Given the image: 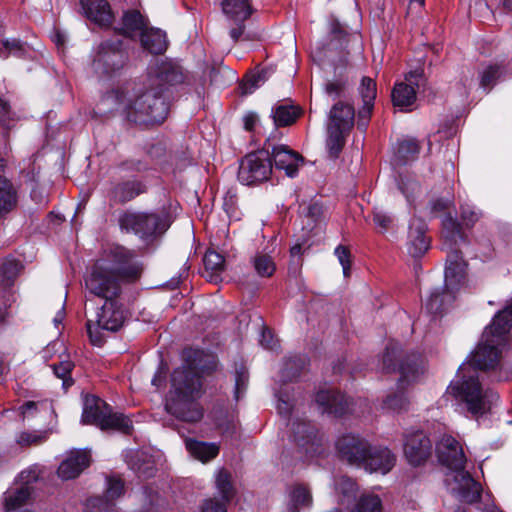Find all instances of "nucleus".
I'll return each mask as SVG.
<instances>
[{"label": "nucleus", "instance_id": "obj_51", "mask_svg": "<svg viewBox=\"0 0 512 512\" xmlns=\"http://www.w3.org/2000/svg\"><path fill=\"white\" fill-rule=\"evenodd\" d=\"M502 73L500 65H490L481 74L480 85L483 88H491Z\"/></svg>", "mask_w": 512, "mask_h": 512}, {"label": "nucleus", "instance_id": "obj_24", "mask_svg": "<svg viewBox=\"0 0 512 512\" xmlns=\"http://www.w3.org/2000/svg\"><path fill=\"white\" fill-rule=\"evenodd\" d=\"M84 15L101 27H109L114 19L110 4L106 0H80Z\"/></svg>", "mask_w": 512, "mask_h": 512}, {"label": "nucleus", "instance_id": "obj_20", "mask_svg": "<svg viewBox=\"0 0 512 512\" xmlns=\"http://www.w3.org/2000/svg\"><path fill=\"white\" fill-rule=\"evenodd\" d=\"M426 232V223L420 218H412L409 225L406 249L413 258H420L429 250L430 238L426 235Z\"/></svg>", "mask_w": 512, "mask_h": 512}, {"label": "nucleus", "instance_id": "obj_57", "mask_svg": "<svg viewBox=\"0 0 512 512\" xmlns=\"http://www.w3.org/2000/svg\"><path fill=\"white\" fill-rule=\"evenodd\" d=\"M374 107V103H363L362 108L358 112V120H357V127L361 131H365L368 123L370 121V117L372 114V110Z\"/></svg>", "mask_w": 512, "mask_h": 512}, {"label": "nucleus", "instance_id": "obj_37", "mask_svg": "<svg viewBox=\"0 0 512 512\" xmlns=\"http://www.w3.org/2000/svg\"><path fill=\"white\" fill-rule=\"evenodd\" d=\"M22 265L15 259H5L0 265V289L6 290L13 286Z\"/></svg>", "mask_w": 512, "mask_h": 512}, {"label": "nucleus", "instance_id": "obj_8", "mask_svg": "<svg viewBox=\"0 0 512 512\" xmlns=\"http://www.w3.org/2000/svg\"><path fill=\"white\" fill-rule=\"evenodd\" d=\"M120 228L134 233L143 240H150L164 233L169 224L162 214L126 211L119 217Z\"/></svg>", "mask_w": 512, "mask_h": 512}, {"label": "nucleus", "instance_id": "obj_63", "mask_svg": "<svg viewBox=\"0 0 512 512\" xmlns=\"http://www.w3.org/2000/svg\"><path fill=\"white\" fill-rule=\"evenodd\" d=\"M261 81L260 75H250L245 78L244 84H243V90L245 94L252 93L258 86L259 82Z\"/></svg>", "mask_w": 512, "mask_h": 512}, {"label": "nucleus", "instance_id": "obj_43", "mask_svg": "<svg viewBox=\"0 0 512 512\" xmlns=\"http://www.w3.org/2000/svg\"><path fill=\"white\" fill-rule=\"evenodd\" d=\"M216 487L224 502L230 501L234 496V488L231 483V475L227 470L222 469L218 472L216 477Z\"/></svg>", "mask_w": 512, "mask_h": 512}, {"label": "nucleus", "instance_id": "obj_16", "mask_svg": "<svg viewBox=\"0 0 512 512\" xmlns=\"http://www.w3.org/2000/svg\"><path fill=\"white\" fill-rule=\"evenodd\" d=\"M370 444L363 438L346 434L336 442V449L339 456L349 464L361 467L366 454L369 452Z\"/></svg>", "mask_w": 512, "mask_h": 512}, {"label": "nucleus", "instance_id": "obj_29", "mask_svg": "<svg viewBox=\"0 0 512 512\" xmlns=\"http://www.w3.org/2000/svg\"><path fill=\"white\" fill-rule=\"evenodd\" d=\"M458 472L455 480L459 483L457 490L461 500L467 503L479 501L481 498L480 484L468 472L464 470Z\"/></svg>", "mask_w": 512, "mask_h": 512}, {"label": "nucleus", "instance_id": "obj_25", "mask_svg": "<svg viewBox=\"0 0 512 512\" xmlns=\"http://www.w3.org/2000/svg\"><path fill=\"white\" fill-rule=\"evenodd\" d=\"M90 464V455L83 450L72 451L59 465L58 476L63 480L78 477Z\"/></svg>", "mask_w": 512, "mask_h": 512}, {"label": "nucleus", "instance_id": "obj_38", "mask_svg": "<svg viewBox=\"0 0 512 512\" xmlns=\"http://www.w3.org/2000/svg\"><path fill=\"white\" fill-rule=\"evenodd\" d=\"M300 116V109L294 105L281 104L273 109L274 123L278 127L293 124Z\"/></svg>", "mask_w": 512, "mask_h": 512}, {"label": "nucleus", "instance_id": "obj_17", "mask_svg": "<svg viewBox=\"0 0 512 512\" xmlns=\"http://www.w3.org/2000/svg\"><path fill=\"white\" fill-rule=\"evenodd\" d=\"M445 288L456 293L465 284L466 262L459 249L446 251Z\"/></svg>", "mask_w": 512, "mask_h": 512}, {"label": "nucleus", "instance_id": "obj_1", "mask_svg": "<svg viewBox=\"0 0 512 512\" xmlns=\"http://www.w3.org/2000/svg\"><path fill=\"white\" fill-rule=\"evenodd\" d=\"M184 81L185 74L180 66L163 62L143 83L126 84L112 91L109 97L121 105L122 113L129 122L146 126L161 124L169 112V88Z\"/></svg>", "mask_w": 512, "mask_h": 512}, {"label": "nucleus", "instance_id": "obj_31", "mask_svg": "<svg viewBox=\"0 0 512 512\" xmlns=\"http://www.w3.org/2000/svg\"><path fill=\"white\" fill-rule=\"evenodd\" d=\"M142 47L152 54H162L167 49L166 34L155 28H146L140 35Z\"/></svg>", "mask_w": 512, "mask_h": 512}, {"label": "nucleus", "instance_id": "obj_59", "mask_svg": "<svg viewBox=\"0 0 512 512\" xmlns=\"http://www.w3.org/2000/svg\"><path fill=\"white\" fill-rule=\"evenodd\" d=\"M346 83L345 81L341 79L333 80L330 82H327L325 85V92L333 97L337 98L344 94L345 92Z\"/></svg>", "mask_w": 512, "mask_h": 512}, {"label": "nucleus", "instance_id": "obj_40", "mask_svg": "<svg viewBox=\"0 0 512 512\" xmlns=\"http://www.w3.org/2000/svg\"><path fill=\"white\" fill-rule=\"evenodd\" d=\"M420 151V145L416 139H405L398 144L396 160L399 164H405L414 160Z\"/></svg>", "mask_w": 512, "mask_h": 512}, {"label": "nucleus", "instance_id": "obj_64", "mask_svg": "<svg viewBox=\"0 0 512 512\" xmlns=\"http://www.w3.org/2000/svg\"><path fill=\"white\" fill-rule=\"evenodd\" d=\"M3 44L6 49L15 55H20L24 51L23 43L17 39L5 40Z\"/></svg>", "mask_w": 512, "mask_h": 512}, {"label": "nucleus", "instance_id": "obj_28", "mask_svg": "<svg viewBox=\"0 0 512 512\" xmlns=\"http://www.w3.org/2000/svg\"><path fill=\"white\" fill-rule=\"evenodd\" d=\"M21 477L26 479L25 484L19 488L9 489L4 495V506L8 512L25 505L31 497L32 488L29 482L31 479L36 480L37 477L35 474L31 478L29 475L24 477V472L21 474Z\"/></svg>", "mask_w": 512, "mask_h": 512}, {"label": "nucleus", "instance_id": "obj_42", "mask_svg": "<svg viewBox=\"0 0 512 512\" xmlns=\"http://www.w3.org/2000/svg\"><path fill=\"white\" fill-rule=\"evenodd\" d=\"M74 363L69 359L68 356L65 359L51 365V368L55 376L62 380V387L67 390L74 384V380L71 377V372L74 369Z\"/></svg>", "mask_w": 512, "mask_h": 512}, {"label": "nucleus", "instance_id": "obj_6", "mask_svg": "<svg viewBox=\"0 0 512 512\" xmlns=\"http://www.w3.org/2000/svg\"><path fill=\"white\" fill-rule=\"evenodd\" d=\"M81 423L95 425L102 431L114 430L123 434H131L132 421L121 413H113L111 407L95 395H86L83 403Z\"/></svg>", "mask_w": 512, "mask_h": 512}, {"label": "nucleus", "instance_id": "obj_46", "mask_svg": "<svg viewBox=\"0 0 512 512\" xmlns=\"http://www.w3.org/2000/svg\"><path fill=\"white\" fill-rule=\"evenodd\" d=\"M107 488L105 491V496L110 500L114 501L115 499L121 497L125 492L124 481L120 478V476L113 475L107 477Z\"/></svg>", "mask_w": 512, "mask_h": 512}, {"label": "nucleus", "instance_id": "obj_12", "mask_svg": "<svg viewBox=\"0 0 512 512\" xmlns=\"http://www.w3.org/2000/svg\"><path fill=\"white\" fill-rule=\"evenodd\" d=\"M222 11L229 21V35L234 42H237L246 29L245 22L251 16L253 10L249 0H223Z\"/></svg>", "mask_w": 512, "mask_h": 512}, {"label": "nucleus", "instance_id": "obj_39", "mask_svg": "<svg viewBox=\"0 0 512 512\" xmlns=\"http://www.w3.org/2000/svg\"><path fill=\"white\" fill-rule=\"evenodd\" d=\"M252 265L256 274L260 277L270 278L276 271V264L268 254L257 253L252 258Z\"/></svg>", "mask_w": 512, "mask_h": 512}, {"label": "nucleus", "instance_id": "obj_56", "mask_svg": "<svg viewBox=\"0 0 512 512\" xmlns=\"http://www.w3.org/2000/svg\"><path fill=\"white\" fill-rule=\"evenodd\" d=\"M335 255L337 256L340 264L343 268V274L345 277H348L350 275V251L346 246L339 245L335 248Z\"/></svg>", "mask_w": 512, "mask_h": 512}, {"label": "nucleus", "instance_id": "obj_35", "mask_svg": "<svg viewBox=\"0 0 512 512\" xmlns=\"http://www.w3.org/2000/svg\"><path fill=\"white\" fill-rule=\"evenodd\" d=\"M186 448L190 454L202 462H208L219 454V445L207 443L195 439L186 440Z\"/></svg>", "mask_w": 512, "mask_h": 512}, {"label": "nucleus", "instance_id": "obj_44", "mask_svg": "<svg viewBox=\"0 0 512 512\" xmlns=\"http://www.w3.org/2000/svg\"><path fill=\"white\" fill-rule=\"evenodd\" d=\"M355 512H382V502L375 494H363L357 501Z\"/></svg>", "mask_w": 512, "mask_h": 512}, {"label": "nucleus", "instance_id": "obj_41", "mask_svg": "<svg viewBox=\"0 0 512 512\" xmlns=\"http://www.w3.org/2000/svg\"><path fill=\"white\" fill-rule=\"evenodd\" d=\"M203 262L205 270L210 272L209 277L211 280H215L224 271L225 259L214 250H208L205 253Z\"/></svg>", "mask_w": 512, "mask_h": 512}, {"label": "nucleus", "instance_id": "obj_58", "mask_svg": "<svg viewBox=\"0 0 512 512\" xmlns=\"http://www.w3.org/2000/svg\"><path fill=\"white\" fill-rule=\"evenodd\" d=\"M13 122L9 104L0 98V128L8 130Z\"/></svg>", "mask_w": 512, "mask_h": 512}, {"label": "nucleus", "instance_id": "obj_53", "mask_svg": "<svg viewBox=\"0 0 512 512\" xmlns=\"http://www.w3.org/2000/svg\"><path fill=\"white\" fill-rule=\"evenodd\" d=\"M45 439V433L21 432L16 438V443L21 447H28L31 445H38L45 441Z\"/></svg>", "mask_w": 512, "mask_h": 512}, {"label": "nucleus", "instance_id": "obj_33", "mask_svg": "<svg viewBox=\"0 0 512 512\" xmlns=\"http://www.w3.org/2000/svg\"><path fill=\"white\" fill-rule=\"evenodd\" d=\"M18 204V191L6 177L0 176V215L13 211Z\"/></svg>", "mask_w": 512, "mask_h": 512}, {"label": "nucleus", "instance_id": "obj_19", "mask_svg": "<svg viewBox=\"0 0 512 512\" xmlns=\"http://www.w3.org/2000/svg\"><path fill=\"white\" fill-rule=\"evenodd\" d=\"M432 452V443L423 432H415L406 437L404 454L413 466L424 464Z\"/></svg>", "mask_w": 512, "mask_h": 512}, {"label": "nucleus", "instance_id": "obj_22", "mask_svg": "<svg viewBox=\"0 0 512 512\" xmlns=\"http://www.w3.org/2000/svg\"><path fill=\"white\" fill-rule=\"evenodd\" d=\"M270 157L271 160L273 159L275 167L284 170L289 177H294L297 174L299 166L303 162V157L286 145L273 146Z\"/></svg>", "mask_w": 512, "mask_h": 512}, {"label": "nucleus", "instance_id": "obj_23", "mask_svg": "<svg viewBox=\"0 0 512 512\" xmlns=\"http://www.w3.org/2000/svg\"><path fill=\"white\" fill-rule=\"evenodd\" d=\"M396 458L388 448L371 447L361 467L370 472L386 474L395 465Z\"/></svg>", "mask_w": 512, "mask_h": 512}, {"label": "nucleus", "instance_id": "obj_10", "mask_svg": "<svg viewBox=\"0 0 512 512\" xmlns=\"http://www.w3.org/2000/svg\"><path fill=\"white\" fill-rule=\"evenodd\" d=\"M272 168L269 149L258 150L242 158L237 177L243 185H258L270 179Z\"/></svg>", "mask_w": 512, "mask_h": 512}, {"label": "nucleus", "instance_id": "obj_13", "mask_svg": "<svg viewBox=\"0 0 512 512\" xmlns=\"http://www.w3.org/2000/svg\"><path fill=\"white\" fill-rule=\"evenodd\" d=\"M499 340L484 339L482 335L481 342L478 344L476 350L471 355L470 360L462 365L469 366V372L477 370H490L494 369L500 358Z\"/></svg>", "mask_w": 512, "mask_h": 512}, {"label": "nucleus", "instance_id": "obj_15", "mask_svg": "<svg viewBox=\"0 0 512 512\" xmlns=\"http://www.w3.org/2000/svg\"><path fill=\"white\" fill-rule=\"evenodd\" d=\"M292 437L296 445L308 456H314L323 451L322 438L318 437L316 427L310 422L304 420L293 422Z\"/></svg>", "mask_w": 512, "mask_h": 512}, {"label": "nucleus", "instance_id": "obj_45", "mask_svg": "<svg viewBox=\"0 0 512 512\" xmlns=\"http://www.w3.org/2000/svg\"><path fill=\"white\" fill-rule=\"evenodd\" d=\"M336 490L343 497L342 503L345 501L350 502L354 500L357 493V484L355 481L348 477H341L336 482Z\"/></svg>", "mask_w": 512, "mask_h": 512}, {"label": "nucleus", "instance_id": "obj_47", "mask_svg": "<svg viewBox=\"0 0 512 512\" xmlns=\"http://www.w3.org/2000/svg\"><path fill=\"white\" fill-rule=\"evenodd\" d=\"M399 188L409 202L421 191L420 183L413 176L401 177Z\"/></svg>", "mask_w": 512, "mask_h": 512}, {"label": "nucleus", "instance_id": "obj_54", "mask_svg": "<svg viewBox=\"0 0 512 512\" xmlns=\"http://www.w3.org/2000/svg\"><path fill=\"white\" fill-rule=\"evenodd\" d=\"M482 217L480 210L468 205L461 206V219L467 227H472Z\"/></svg>", "mask_w": 512, "mask_h": 512}, {"label": "nucleus", "instance_id": "obj_5", "mask_svg": "<svg viewBox=\"0 0 512 512\" xmlns=\"http://www.w3.org/2000/svg\"><path fill=\"white\" fill-rule=\"evenodd\" d=\"M458 378L449 386L451 394L475 417L490 412L499 400L498 394L490 388H484L476 372H469L467 365L460 366Z\"/></svg>", "mask_w": 512, "mask_h": 512}, {"label": "nucleus", "instance_id": "obj_34", "mask_svg": "<svg viewBox=\"0 0 512 512\" xmlns=\"http://www.w3.org/2000/svg\"><path fill=\"white\" fill-rule=\"evenodd\" d=\"M313 503L311 490L304 484H295L289 492L288 512H299L301 508H310Z\"/></svg>", "mask_w": 512, "mask_h": 512}, {"label": "nucleus", "instance_id": "obj_61", "mask_svg": "<svg viewBox=\"0 0 512 512\" xmlns=\"http://www.w3.org/2000/svg\"><path fill=\"white\" fill-rule=\"evenodd\" d=\"M202 512H227L224 502L216 499H207L202 505Z\"/></svg>", "mask_w": 512, "mask_h": 512}, {"label": "nucleus", "instance_id": "obj_9", "mask_svg": "<svg viewBox=\"0 0 512 512\" xmlns=\"http://www.w3.org/2000/svg\"><path fill=\"white\" fill-rule=\"evenodd\" d=\"M125 321V312L119 299L105 301L96 314L95 321H87V332L93 345L102 346L104 338L101 330L117 331Z\"/></svg>", "mask_w": 512, "mask_h": 512}, {"label": "nucleus", "instance_id": "obj_4", "mask_svg": "<svg viewBox=\"0 0 512 512\" xmlns=\"http://www.w3.org/2000/svg\"><path fill=\"white\" fill-rule=\"evenodd\" d=\"M383 370L390 373L398 371L400 378L398 387L403 390L406 385L415 382L423 373V359L421 354L412 352L402 358V348L396 342H390L383 354ZM409 402L403 391L387 395L383 401L384 408L401 411L407 408Z\"/></svg>", "mask_w": 512, "mask_h": 512}, {"label": "nucleus", "instance_id": "obj_18", "mask_svg": "<svg viewBox=\"0 0 512 512\" xmlns=\"http://www.w3.org/2000/svg\"><path fill=\"white\" fill-rule=\"evenodd\" d=\"M439 461L458 472L465 468L466 457L460 443L452 436L445 435L437 444Z\"/></svg>", "mask_w": 512, "mask_h": 512}, {"label": "nucleus", "instance_id": "obj_30", "mask_svg": "<svg viewBox=\"0 0 512 512\" xmlns=\"http://www.w3.org/2000/svg\"><path fill=\"white\" fill-rule=\"evenodd\" d=\"M147 28V21L144 16L135 9L127 10L122 16V26L119 33L134 38L140 36Z\"/></svg>", "mask_w": 512, "mask_h": 512}, {"label": "nucleus", "instance_id": "obj_52", "mask_svg": "<svg viewBox=\"0 0 512 512\" xmlns=\"http://www.w3.org/2000/svg\"><path fill=\"white\" fill-rule=\"evenodd\" d=\"M373 223L380 233H385L392 227L393 218L382 209L375 208L373 211Z\"/></svg>", "mask_w": 512, "mask_h": 512}, {"label": "nucleus", "instance_id": "obj_14", "mask_svg": "<svg viewBox=\"0 0 512 512\" xmlns=\"http://www.w3.org/2000/svg\"><path fill=\"white\" fill-rule=\"evenodd\" d=\"M423 80V71H410L405 76V82L396 83L392 90V102L401 111H409L416 101V89Z\"/></svg>", "mask_w": 512, "mask_h": 512}, {"label": "nucleus", "instance_id": "obj_62", "mask_svg": "<svg viewBox=\"0 0 512 512\" xmlns=\"http://www.w3.org/2000/svg\"><path fill=\"white\" fill-rule=\"evenodd\" d=\"M260 343L264 348L273 350L277 347L278 341L274 338L271 330L264 328L262 331Z\"/></svg>", "mask_w": 512, "mask_h": 512}, {"label": "nucleus", "instance_id": "obj_26", "mask_svg": "<svg viewBox=\"0 0 512 512\" xmlns=\"http://www.w3.org/2000/svg\"><path fill=\"white\" fill-rule=\"evenodd\" d=\"M146 191V185L141 181L128 180L113 184L108 192V197L114 203L124 204Z\"/></svg>", "mask_w": 512, "mask_h": 512}, {"label": "nucleus", "instance_id": "obj_49", "mask_svg": "<svg viewBox=\"0 0 512 512\" xmlns=\"http://www.w3.org/2000/svg\"><path fill=\"white\" fill-rule=\"evenodd\" d=\"M363 103H374L377 94L376 82L370 77H363L359 87Z\"/></svg>", "mask_w": 512, "mask_h": 512}, {"label": "nucleus", "instance_id": "obj_11", "mask_svg": "<svg viewBox=\"0 0 512 512\" xmlns=\"http://www.w3.org/2000/svg\"><path fill=\"white\" fill-rule=\"evenodd\" d=\"M127 58L120 40L105 41L98 48L92 68L99 77H111L124 67Z\"/></svg>", "mask_w": 512, "mask_h": 512}, {"label": "nucleus", "instance_id": "obj_36", "mask_svg": "<svg viewBox=\"0 0 512 512\" xmlns=\"http://www.w3.org/2000/svg\"><path fill=\"white\" fill-rule=\"evenodd\" d=\"M454 294L455 293L449 292L445 287L442 291L439 289L433 290L425 303L427 312L434 316L441 314L444 311L445 302L454 300Z\"/></svg>", "mask_w": 512, "mask_h": 512}, {"label": "nucleus", "instance_id": "obj_50", "mask_svg": "<svg viewBox=\"0 0 512 512\" xmlns=\"http://www.w3.org/2000/svg\"><path fill=\"white\" fill-rule=\"evenodd\" d=\"M86 508L89 512H116L112 501L105 497H93L87 500Z\"/></svg>", "mask_w": 512, "mask_h": 512}, {"label": "nucleus", "instance_id": "obj_48", "mask_svg": "<svg viewBox=\"0 0 512 512\" xmlns=\"http://www.w3.org/2000/svg\"><path fill=\"white\" fill-rule=\"evenodd\" d=\"M305 358L301 356H294L289 358L285 362V367L282 371L283 378L292 380L297 377L300 373V370L305 366Z\"/></svg>", "mask_w": 512, "mask_h": 512}, {"label": "nucleus", "instance_id": "obj_32", "mask_svg": "<svg viewBox=\"0 0 512 512\" xmlns=\"http://www.w3.org/2000/svg\"><path fill=\"white\" fill-rule=\"evenodd\" d=\"M442 236L443 249L445 251L458 249V241L465 242L460 224L451 216H447L443 220Z\"/></svg>", "mask_w": 512, "mask_h": 512}, {"label": "nucleus", "instance_id": "obj_60", "mask_svg": "<svg viewBox=\"0 0 512 512\" xmlns=\"http://www.w3.org/2000/svg\"><path fill=\"white\" fill-rule=\"evenodd\" d=\"M248 382V374L245 369L242 367L241 370H236V379H235V395L236 398H239V394L246 389V385Z\"/></svg>", "mask_w": 512, "mask_h": 512}, {"label": "nucleus", "instance_id": "obj_27", "mask_svg": "<svg viewBox=\"0 0 512 512\" xmlns=\"http://www.w3.org/2000/svg\"><path fill=\"white\" fill-rule=\"evenodd\" d=\"M512 325V304L502 311L498 312L489 327L483 332L484 339L499 340V344L503 345L505 336L509 332Z\"/></svg>", "mask_w": 512, "mask_h": 512}, {"label": "nucleus", "instance_id": "obj_3", "mask_svg": "<svg viewBox=\"0 0 512 512\" xmlns=\"http://www.w3.org/2000/svg\"><path fill=\"white\" fill-rule=\"evenodd\" d=\"M203 351L198 349H185L183 357L185 364L172 373V390L165 404V410L176 419L188 422H199L204 415L202 406L197 402L201 396L200 371L204 366L200 360Z\"/></svg>", "mask_w": 512, "mask_h": 512}, {"label": "nucleus", "instance_id": "obj_55", "mask_svg": "<svg viewBox=\"0 0 512 512\" xmlns=\"http://www.w3.org/2000/svg\"><path fill=\"white\" fill-rule=\"evenodd\" d=\"M223 209L232 218L236 216L237 212V193L233 189H229L223 197Z\"/></svg>", "mask_w": 512, "mask_h": 512}, {"label": "nucleus", "instance_id": "obj_7", "mask_svg": "<svg viewBox=\"0 0 512 512\" xmlns=\"http://www.w3.org/2000/svg\"><path fill=\"white\" fill-rule=\"evenodd\" d=\"M354 125V106L344 101L336 102L329 111L327 122L326 148L332 159L339 157Z\"/></svg>", "mask_w": 512, "mask_h": 512}, {"label": "nucleus", "instance_id": "obj_21", "mask_svg": "<svg viewBox=\"0 0 512 512\" xmlns=\"http://www.w3.org/2000/svg\"><path fill=\"white\" fill-rule=\"evenodd\" d=\"M315 401L323 412L342 416L350 411L351 402L335 389H323L316 393Z\"/></svg>", "mask_w": 512, "mask_h": 512}, {"label": "nucleus", "instance_id": "obj_2", "mask_svg": "<svg viewBox=\"0 0 512 512\" xmlns=\"http://www.w3.org/2000/svg\"><path fill=\"white\" fill-rule=\"evenodd\" d=\"M143 265L136 254L123 246L106 249L85 278V287L94 296L105 301L119 299L122 283L135 282L142 274Z\"/></svg>", "mask_w": 512, "mask_h": 512}]
</instances>
